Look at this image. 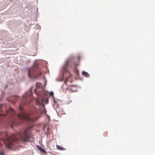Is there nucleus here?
Wrapping results in <instances>:
<instances>
[{"instance_id":"nucleus-21","label":"nucleus","mask_w":155,"mask_h":155,"mask_svg":"<svg viewBox=\"0 0 155 155\" xmlns=\"http://www.w3.org/2000/svg\"><path fill=\"white\" fill-rule=\"evenodd\" d=\"M24 97H24V96H23V98H24Z\"/></svg>"},{"instance_id":"nucleus-13","label":"nucleus","mask_w":155,"mask_h":155,"mask_svg":"<svg viewBox=\"0 0 155 155\" xmlns=\"http://www.w3.org/2000/svg\"><path fill=\"white\" fill-rule=\"evenodd\" d=\"M56 147L58 149L61 150H65V149L64 148L62 147L61 146H60L59 145H57L56 146Z\"/></svg>"},{"instance_id":"nucleus-17","label":"nucleus","mask_w":155,"mask_h":155,"mask_svg":"<svg viewBox=\"0 0 155 155\" xmlns=\"http://www.w3.org/2000/svg\"><path fill=\"white\" fill-rule=\"evenodd\" d=\"M4 154L3 152H1L0 153V155H4Z\"/></svg>"},{"instance_id":"nucleus-2","label":"nucleus","mask_w":155,"mask_h":155,"mask_svg":"<svg viewBox=\"0 0 155 155\" xmlns=\"http://www.w3.org/2000/svg\"><path fill=\"white\" fill-rule=\"evenodd\" d=\"M33 113L27 114L25 113L22 112L19 114L17 116L19 119L27 120L30 122H32L37 120L40 117L38 116L37 117L32 116Z\"/></svg>"},{"instance_id":"nucleus-7","label":"nucleus","mask_w":155,"mask_h":155,"mask_svg":"<svg viewBox=\"0 0 155 155\" xmlns=\"http://www.w3.org/2000/svg\"><path fill=\"white\" fill-rule=\"evenodd\" d=\"M33 69H31L28 70V76L30 78L32 76L35 74V72Z\"/></svg>"},{"instance_id":"nucleus-1","label":"nucleus","mask_w":155,"mask_h":155,"mask_svg":"<svg viewBox=\"0 0 155 155\" xmlns=\"http://www.w3.org/2000/svg\"><path fill=\"white\" fill-rule=\"evenodd\" d=\"M30 128L31 127H28L23 133L21 132L16 135L13 134L10 136H8L5 133H0V147L2 146L1 141L4 142L7 148L11 149L13 146L14 142H17L19 139L24 141H28L29 138L31 136Z\"/></svg>"},{"instance_id":"nucleus-15","label":"nucleus","mask_w":155,"mask_h":155,"mask_svg":"<svg viewBox=\"0 0 155 155\" xmlns=\"http://www.w3.org/2000/svg\"><path fill=\"white\" fill-rule=\"evenodd\" d=\"M54 95V93L53 92H51L50 93V96H53Z\"/></svg>"},{"instance_id":"nucleus-18","label":"nucleus","mask_w":155,"mask_h":155,"mask_svg":"<svg viewBox=\"0 0 155 155\" xmlns=\"http://www.w3.org/2000/svg\"><path fill=\"white\" fill-rule=\"evenodd\" d=\"M67 82V79H66L64 81V83L65 84H66V82Z\"/></svg>"},{"instance_id":"nucleus-3","label":"nucleus","mask_w":155,"mask_h":155,"mask_svg":"<svg viewBox=\"0 0 155 155\" xmlns=\"http://www.w3.org/2000/svg\"><path fill=\"white\" fill-rule=\"evenodd\" d=\"M74 64L73 58L70 57L69 58L65 61V63L63 67V70L64 72L67 71V68L71 67Z\"/></svg>"},{"instance_id":"nucleus-11","label":"nucleus","mask_w":155,"mask_h":155,"mask_svg":"<svg viewBox=\"0 0 155 155\" xmlns=\"http://www.w3.org/2000/svg\"><path fill=\"white\" fill-rule=\"evenodd\" d=\"M41 74L42 72L41 71H39L37 74H35L34 78L35 79H37L38 78V77L41 76Z\"/></svg>"},{"instance_id":"nucleus-12","label":"nucleus","mask_w":155,"mask_h":155,"mask_svg":"<svg viewBox=\"0 0 155 155\" xmlns=\"http://www.w3.org/2000/svg\"><path fill=\"white\" fill-rule=\"evenodd\" d=\"M82 74L83 75L87 77H88L89 76V74L85 71H83L82 72Z\"/></svg>"},{"instance_id":"nucleus-8","label":"nucleus","mask_w":155,"mask_h":155,"mask_svg":"<svg viewBox=\"0 0 155 155\" xmlns=\"http://www.w3.org/2000/svg\"><path fill=\"white\" fill-rule=\"evenodd\" d=\"M37 147L38 149L39 150L41 153H47L45 149H43L39 145L37 146Z\"/></svg>"},{"instance_id":"nucleus-4","label":"nucleus","mask_w":155,"mask_h":155,"mask_svg":"<svg viewBox=\"0 0 155 155\" xmlns=\"http://www.w3.org/2000/svg\"><path fill=\"white\" fill-rule=\"evenodd\" d=\"M36 88L35 89L34 92L38 96H40L42 94L44 91V89L42 87V85L41 83H37L36 84Z\"/></svg>"},{"instance_id":"nucleus-9","label":"nucleus","mask_w":155,"mask_h":155,"mask_svg":"<svg viewBox=\"0 0 155 155\" xmlns=\"http://www.w3.org/2000/svg\"><path fill=\"white\" fill-rule=\"evenodd\" d=\"M77 90V87L76 86H72V87L69 89V91H72V92H76Z\"/></svg>"},{"instance_id":"nucleus-10","label":"nucleus","mask_w":155,"mask_h":155,"mask_svg":"<svg viewBox=\"0 0 155 155\" xmlns=\"http://www.w3.org/2000/svg\"><path fill=\"white\" fill-rule=\"evenodd\" d=\"M18 124V122L17 120L14 119L12 121V127L13 126H16Z\"/></svg>"},{"instance_id":"nucleus-14","label":"nucleus","mask_w":155,"mask_h":155,"mask_svg":"<svg viewBox=\"0 0 155 155\" xmlns=\"http://www.w3.org/2000/svg\"><path fill=\"white\" fill-rule=\"evenodd\" d=\"M48 98H47L45 99V103L46 104H47L48 103Z\"/></svg>"},{"instance_id":"nucleus-20","label":"nucleus","mask_w":155,"mask_h":155,"mask_svg":"<svg viewBox=\"0 0 155 155\" xmlns=\"http://www.w3.org/2000/svg\"><path fill=\"white\" fill-rule=\"evenodd\" d=\"M25 103V104H28V103H27V102H26Z\"/></svg>"},{"instance_id":"nucleus-5","label":"nucleus","mask_w":155,"mask_h":155,"mask_svg":"<svg viewBox=\"0 0 155 155\" xmlns=\"http://www.w3.org/2000/svg\"><path fill=\"white\" fill-rule=\"evenodd\" d=\"M36 105L37 107L36 108L41 109L42 113H46V110L45 108V106L42 101H40L38 99L36 100Z\"/></svg>"},{"instance_id":"nucleus-19","label":"nucleus","mask_w":155,"mask_h":155,"mask_svg":"<svg viewBox=\"0 0 155 155\" xmlns=\"http://www.w3.org/2000/svg\"><path fill=\"white\" fill-rule=\"evenodd\" d=\"M2 107V105L0 104V109H1V108Z\"/></svg>"},{"instance_id":"nucleus-16","label":"nucleus","mask_w":155,"mask_h":155,"mask_svg":"<svg viewBox=\"0 0 155 155\" xmlns=\"http://www.w3.org/2000/svg\"><path fill=\"white\" fill-rule=\"evenodd\" d=\"M21 104H20L19 106V108L20 110H22V107Z\"/></svg>"},{"instance_id":"nucleus-6","label":"nucleus","mask_w":155,"mask_h":155,"mask_svg":"<svg viewBox=\"0 0 155 155\" xmlns=\"http://www.w3.org/2000/svg\"><path fill=\"white\" fill-rule=\"evenodd\" d=\"M6 115L8 116L9 118H10V117H14L15 116V112L12 108H10L9 110L7 111ZM3 115L5 116L6 115L3 114Z\"/></svg>"}]
</instances>
